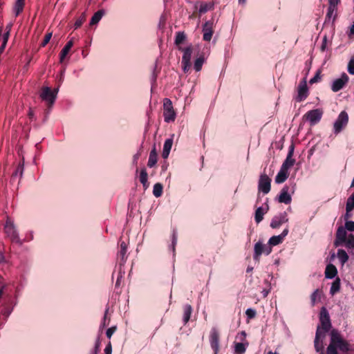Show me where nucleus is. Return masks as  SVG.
<instances>
[{
	"label": "nucleus",
	"instance_id": "nucleus-1",
	"mask_svg": "<svg viewBox=\"0 0 354 354\" xmlns=\"http://www.w3.org/2000/svg\"><path fill=\"white\" fill-rule=\"evenodd\" d=\"M330 336V341L326 348V354H338L337 349L344 353L350 351L349 343L342 338L337 329H333Z\"/></svg>",
	"mask_w": 354,
	"mask_h": 354
},
{
	"label": "nucleus",
	"instance_id": "nucleus-2",
	"mask_svg": "<svg viewBox=\"0 0 354 354\" xmlns=\"http://www.w3.org/2000/svg\"><path fill=\"white\" fill-rule=\"evenodd\" d=\"M4 232L6 236L11 240L12 242L22 245L24 241L20 239L17 228L14 223V221L8 217L4 225Z\"/></svg>",
	"mask_w": 354,
	"mask_h": 354
},
{
	"label": "nucleus",
	"instance_id": "nucleus-3",
	"mask_svg": "<svg viewBox=\"0 0 354 354\" xmlns=\"http://www.w3.org/2000/svg\"><path fill=\"white\" fill-rule=\"evenodd\" d=\"M59 87L52 90L49 86H44L41 88V93L39 94L40 98L46 102L49 113L51 108L53 106L55 100L57 99Z\"/></svg>",
	"mask_w": 354,
	"mask_h": 354
},
{
	"label": "nucleus",
	"instance_id": "nucleus-4",
	"mask_svg": "<svg viewBox=\"0 0 354 354\" xmlns=\"http://www.w3.org/2000/svg\"><path fill=\"white\" fill-rule=\"evenodd\" d=\"M178 49L183 52L181 60L182 70L185 73H187L192 66L191 59L194 50L193 46L192 44H189L187 47L178 46Z\"/></svg>",
	"mask_w": 354,
	"mask_h": 354
},
{
	"label": "nucleus",
	"instance_id": "nucleus-5",
	"mask_svg": "<svg viewBox=\"0 0 354 354\" xmlns=\"http://www.w3.org/2000/svg\"><path fill=\"white\" fill-rule=\"evenodd\" d=\"M319 322L322 337H325L326 333L331 328V322L330 319L329 313L325 307L321 308L319 313Z\"/></svg>",
	"mask_w": 354,
	"mask_h": 354
},
{
	"label": "nucleus",
	"instance_id": "nucleus-6",
	"mask_svg": "<svg viewBox=\"0 0 354 354\" xmlns=\"http://www.w3.org/2000/svg\"><path fill=\"white\" fill-rule=\"evenodd\" d=\"M348 122V115L345 111H342L333 124V133L335 135L339 134L346 127Z\"/></svg>",
	"mask_w": 354,
	"mask_h": 354
},
{
	"label": "nucleus",
	"instance_id": "nucleus-7",
	"mask_svg": "<svg viewBox=\"0 0 354 354\" xmlns=\"http://www.w3.org/2000/svg\"><path fill=\"white\" fill-rule=\"evenodd\" d=\"M324 111L322 109H315L306 112L304 118L311 126L319 123L322 118Z\"/></svg>",
	"mask_w": 354,
	"mask_h": 354
},
{
	"label": "nucleus",
	"instance_id": "nucleus-8",
	"mask_svg": "<svg viewBox=\"0 0 354 354\" xmlns=\"http://www.w3.org/2000/svg\"><path fill=\"white\" fill-rule=\"evenodd\" d=\"M339 3L340 0H328L326 21H335L337 15V6Z\"/></svg>",
	"mask_w": 354,
	"mask_h": 354
},
{
	"label": "nucleus",
	"instance_id": "nucleus-9",
	"mask_svg": "<svg viewBox=\"0 0 354 354\" xmlns=\"http://www.w3.org/2000/svg\"><path fill=\"white\" fill-rule=\"evenodd\" d=\"M215 21L213 19L205 21L202 26L203 39L205 41H210L214 33Z\"/></svg>",
	"mask_w": 354,
	"mask_h": 354
},
{
	"label": "nucleus",
	"instance_id": "nucleus-10",
	"mask_svg": "<svg viewBox=\"0 0 354 354\" xmlns=\"http://www.w3.org/2000/svg\"><path fill=\"white\" fill-rule=\"evenodd\" d=\"M349 77L346 73H342L339 78L335 79L331 83V90L338 92L342 90L348 82Z\"/></svg>",
	"mask_w": 354,
	"mask_h": 354
},
{
	"label": "nucleus",
	"instance_id": "nucleus-11",
	"mask_svg": "<svg viewBox=\"0 0 354 354\" xmlns=\"http://www.w3.org/2000/svg\"><path fill=\"white\" fill-rule=\"evenodd\" d=\"M271 189V179L268 175L263 174L260 176L258 190L263 194H267L270 192Z\"/></svg>",
	"mask_w": 354,
	"mask_h": 354
},
{
	"label": "nucleus",
	"instance_id": "nucleus-12",
	"mask_svg": "<svg viewBox=\"0 0 354 354\" xmlns=\"http://www.w3.org/2000/svg\"><path fill=\"white\" fill-rule=\"evenodd\" d=\"M209 344L214 354H218L219 351V333L216 327L212 328L209 333Z\"/></svg>",
	"mask_w": 354,
	"mask_h": 354
},
{
	"label": "nucleus",
	"instance_id": "nucleus-13",
	"mask_svg": "<svg viewBox=\"0 0 354 354\" xmlns=\"http://www.w3.org/2000/svg\"><path fill=\"white\" fill-rule=\"evenodd\" d=\"M308 95V88L306 84V80L304 79L301 82L298 86L297 95L295 96V100L297 102L304 101Z\"/></svg>",
	"mask_w": 354,
	"mask_h": 354
},
{
	"label": "nucleus",
	"instance_id": "nucleus-14",
	"mask_svg": "<svg viewBox=\"0 0 354 354\" xmlns=\"http://www.w3.org/2000/svg\"><path fill=\"white\" fill-rule=\"evenodd\" d=\"M288 221V214L286 212H283L272 218L270 222V227L273 229L279 228L282 224Z\"/></svg>",
	"mask_w": 354,
	"mask_h": 354
},
{
	"label": "nucleus",
	"instance_id": "nucleus-15",
	"mask_svg": "<svg viewBox=\"0 0 354 354\" xmlns=\"http://www.w3.org/2000/svg\"><path fill=\"white\" fill-rule=\"evenodd\" d=\"M294 150L295 145L293 143H292L289 147L286 158L281 167V168H283V169L288 171V169L294 165L295 162V160L292 158Z\"/></svg>",
	"mask_w": 354,
	"mask_h": 354
},
{
	"label": "nucleus",
	"instance_id": "nucleus-16",
	"mask_svg": "<svg viewBox=\"0 0 354 354\" xmlns=\"http://www.w3.org/2000/svg\"><path fill=\"white\" fill-rule=\"evenodd\" d=\"M346 230L343 226H339L337 228V232H336V237L335 240V245L339 246L342 245L343 243L346 244V241L348 238H346Z\"/></svg>",
	"mask_w": 354,
	"mask_h": 354
},
{
	"label": "nucleus",
	"instance_id": "nucleus-17",
	"mask_svg": "<svg viewBox=\"0 0 354 354\" xmlns=\"http://www.w3.org/2000/svg\"><path fill=\"white\" fill-rule=\"evenodd\" d=\"M289 187L285 185L281 190L279 195L278 196V201L284 204H290L292 201L290 194L288 193Z\"/></svg>",
	"mask_w": 354,
	"mask_h": 354
},
{
	"label": "nucleus",
	"instance_id": "nucleus-18",
	"mask_svg": "<svg viewBox=\"0 0 354 354\" xmlns=\"http://www.w3.org/2000/svg\"><path fill=\"white\" fill-rule=\"evenodd\" d=\"M118 258L120 259L119 266H124L128 258L127 245L124 241L120 243V249L118 253Z\"/></svg>",
	"mask_w": 354,
	"mask_h": 354
},
{
	"label": "nucleus",
	"instance_id": "nucleus-19",
	"mask_svg": "<svg viewBox=\"0 0 354 354\" xmlns=\"http://www.w3.org/2000/svg\"><path fill=\"white\" fill-rule=\"evenodd\" d=\"M321 328L319 326H317L316 333H315V338L314 340V346L316 352L321 353L323 352V342L322 339L320 340V339H323Z\"/></svg>",
	"mask_w": 354,
	"mask_h": 354
},
{
	"label": "nucleus",
	"instance_id": "nucleus-20",
	"mask_svg": "<svg viewBox=\"0 0 354 354\" xmlns=\"http://www.w3.org/2000/svg\"><path fill=\"white\" fill-rule=\"evenodd\" d=\"M288 232H289L288 228L286 227L283 230V232L280 234H279L277 236H272V237H270L268 241L269 245H272L274 246V245H277L280 244L281 243H282L284 238L288 235Z\"/></svg>",
	"mask_w": 354,
	"mask_h": 354
},
{
	"label": "nucleus",
	"instance_id": "nucleus-21",
	"mask_svg": "<svg viewBox=\"0 0 354 354\" xmlns=\"http://www.w3.org/2000/svg\"><path fill=\"white\" fill-rule=\"evenodd\" d=\"M268 199L266 198V202L265 203V207H259L255 211L254 213V220L257 223H259L263 219V216L265 214H266L269 209V206L268 205Z\"/></svg>",
	"mask_w": 354,
	"mask_h": 354
},
{
	"label": "nucleus",
	"instance_id": "nucleus-22",
	"mask_svg": "<svg viewBox=\"0 0 354 354\" xmlns=\"http://www.w3.org/2000/svg\"><path fill=\"white\" fill-rule=\"evenodd\" d=\"M264 250V244L261 242L258 241L255 243L254 247V254L253 259L255 261H259L260 259V256L263 253Z\"/></svg>",
	"mask_w": 354,
	"mask_h": 354
},
{
	"label": "nucleus",
	"instance_id": "nucleus-23",
	"mask_svg": "<svg viewBox=\"0 0 354 354\" xmlns=\"http://www.w3.org/2000/svg\"><path fill=\"white\" fill-rule=\"evenodd\" d=\"M173 145V139L172 138H168L165 140L163 145V150L162 153V157L164 159H167L169 155L171 147Z\"/></svg>",
	"mask_w": 354,
	"mask_h": 354
},
{
	"label": "nucleus",
	"instance_id": "nucleus-24",
	"mask_svg": "<svg viewBox=\"0 0 354 354\" xmlns=\"http://www.w3.org/2000/svg\"><path fill=\"white\" fill-rule=\"evenodd\" d=\"M193 309L191 305L185 304L183 307V322L184 325L187 324L189 321Z\"/></svg>",
	"mask_w": 354,
	"mask_h": 354
},
{
	"label": "nucleus",
	"instance_id": "nucleus-25",
	"mask_svg": "<svg viewBox=\"0 0 354 354\" xmlns=\"http://www.w3.org/2000/svg\"><path fill=\"white\" fill-rule=\"evenodd\" d=\"M73 46V39L69 40L66 45L64 46V48L62 49L59 55V62H62L66 57V56L68 55V52L70 51L71 48Z\"/></svg>",
	"mask_w": 354,
	"mask_h": 354
},
{
	"label": "nucleus",
	"instance_id": "nucleus-26",
	"mask_svg": "<svg viewBox=\"0 0 354 354\" xmlns=\"http://www.w3.org/2000/svg\"><path fill=\"white\" fill-rule=\"evenodd\" d=\"M337 274V270L336 267L333 264L327 265L325 270V277L327 279H333Z\"/></svg>",
	"mask_w": 354,
	"mask_h": 354
},
{
	"label": "nucleus",
	"instance_id": "nucleus-27",
	"mask_svg": "<svg viewBox=\"0 0 354 354\" xmlns=\"http://www.w3.org/2000/svg\"><path fill=\"white\" fill-rule=\"evenodd\" d=\"M288 177V171L283 169V168L281 167L279 171L275 177V183L277 184H281L283 183L286 180V179Z\"/></svg>",
	"mask_w": 354,
	"mask_h": 354
},
{
	"label": "nucleus",
	"instance_id": "nucleus-28",
	"mask_svg": "<svg viewBox=\"0 0 354 354\" xmlns=\"http://www.w3.org/2000/svg\"><path fill=\"white\" fill-rule=\"evenodd\" d=\"M104 14L105 11L103 9L99 10L96 12H95L90 21V26H94L97 24L99 21L102 19Z\"/></svg>",
	"mask_w": 354,
	"mask_h": 354
},
{
	"label": "nucleus",
	"instance_id": "nucleus-29",
	"mask_svg": "<svg viewBox=\"0 0 354 354\" xmlns=\"http://www.w3.org/2000/svg\"><path fill=\"white\" fill-rule=\"evenodd\" d=\"M214 3L213 2H201L198 8L200 14H205L207 12L214 9Z\"/></svg>",
	"mask_w": 354,
	"mask_h": 354
},
{
	"label": "nucleus",
	"instance_id": "nucleus-30",
	"mask_svg": "<svg viewBox=\"0 0 354 354\" xmlns=\"http://www.w3.org/2000/svg\"><path fill=\"white\" fill-rule=\"evenodd\" d=\"M163 117L165 122L170 123L175 120L176 113L174 109L163 111Z\"/></svg>",
	"mask_w": 354,
	"mask_h": 354
},
{
	"label": "nucleus",
	"instance_id": "nucleus-31",
	"mask_svg": "<svg viewBox=\"0 0 354 354\" xmlns=\"http://www.w3.org/2000/svg\"><path fill=\"white\" fill-rule=\"evenodd\" d=\"M139 178L144 189L146 190L149 187V184L148 183V174L145 168L140 170Z\"/></svg>",
	"mask_w": 354,
	"mask_h": 354
},
{
	"label": "nucleus",
	"instance_id": "nucleus-32",
	"mask_svg": "<svg viewBox=\"0 0 354 354\" xmlns=\"http://www.w3.org/2000/svg\"><path fill=\"white\" fill-rule=\"evenodd\" d=\"M156 162H157V153L156 151V148L154 147L149 153L147 166L149 167H153V166L156 165Z\"/></svg>",
	"mask_w": 354,
	"mask_h": 354
},
{
	"label": "nucleus",
	"instance_id": "nucleus-33",
	"mask_svg": "<svg viewBox=\"0 0 354 354\" xmlns=\"http://www.w3.org/2000/svg\"><path fill=\"white\" fill-rule=\"evenodd\" d=\"M24 0H16L13 6V12L15 15L18 16L24 10Z\"/></svg>",
	"mask_w": 354,
	"mask_h": 354
},
{
	"label": "nucleus",
	"instance_id": "nucleus-34",
	"mask_svg": "<svg viewBox=\"0 0 354 354\" xmlns=\"http://www.w3.org/2000/svg\"><path fill=\"white\" fill-rule=\"evenodd\" d=\"M205 59L203 55H200L198 57L194 63V68L196 72H199L202 69V66L205 62Z\"/></svg>",
	"mask_w": 354,
	"mask_h": 354
},
{
	"label": "nucleus",
	"instance_id": "nucleus-35",
	"mask_svg": "<svg viewBox=\"0 0 354 354\" xmlns=\"http://www.w3.org/2000/svg\"><path fill=\"white\" fill-rule=\"evenodd\" d=\"M340 290V279L339 278H336L334 281L332 283L330 289V294L331 295H335Z\"/></svg>",
	"mask_w": 354,
	"mask_h": 354
},
{
	"label": "nucleus",
	"instance_id": "nucleus-36",
	"mask_svg": "<svg viewBox=\"0 0 354 354\" xmlns=\"http://www.w3.org/2000/svg\"><path fill=\"white\" fill-rule=\"evenodd\" d=\"M178 234L176 230H173L171 234V243L169 246V249L172 251L173 255L175 256L176 245L177 243Z\"/></svg>",
	"mask_w": 354,
	"mask_h": 354
},
{
	"label": "nucleus",
	"instance_id": "nucleus-37",
	"mask_svg": "<svg viewBox=\"0 0 354 354\" xmlns=\"http://www.w3.org/2000/svg\"><path fill=\"white\" fill-rule=\"evenodd\" d=\"M24 162L23 160L22 162L19 163L15 171L13 172L12 177L15 178V177L19 176V178H21L23 176V174H24Z\"/></svg>",
	"mask_w": 354,
	"mask_h": 354
},
{
	"label": "nucleus",
	"instance_id": "nucleus-38",
	"mask_svg": "<svg viewBox=\"0 0 354 354\" xmlns=\"http://www.w3.org/2000/svg\"><path fill=\"white\" fill-rule=\"evenodd\" d=\"M337 257L341 262V263L343 265L348 260V255L346 253V252L342 249H339L337 250Z\"/></svg>",
	"mask_w": 354,
	"mask_h": 354
},
{
	"label": "nucleus",
	"instance_id": "nucleus-39",
	"mask_svg": "<svg viewBox=\"0 0 354 354\" xmlns=\"http://www.w3.org/2000/svg\"><path fill=\"white\" fill-rule=\"evenodd\" d=\"M162 185L160 183H157L153 185V194L155 197L158 198L162 194Z\"/></svg>",
	"mask_w": 354,
	"mask_h": 354
},
{
	"label": "nucleus",
	"instance_id": "nucleus-40",
	"mask_svg": "<svg viewBox=\"0 0 354 354\" xmlns=\"http://www.w3.org/2000/svg\"><path fill=\"white\" fill-rule=\"evenodd\" d=\"M187 37L184 32H178L175 37V44L178 47L185 39Z\"/></svg>",
	"mask_w": 354,
	"mask_h": 354
},
{
	"label": "nucleus",
	"instance_id": "nucleus-41",
	"mask_svg": "<svg viewBox=\"0 0 354 354\" xmlns=\"http://www.w3.org/2000/svg\"><path fill=\"white\" fill-rule=\"evenodd\" d=\"M248 345V343L246 344L243 343H235L234 344V351L237 354H243L246 351V346Z\"/></svg>",
	"mask_w": 354,
	"mask_h": 354
},
{
	"label": "nucleus",
	"instance_id": "nucleus-42",
	"mask_svg": "<svg viewBox=\"0 0 354 354\" xmlns=\"http://www.w3.org/2000/svg\"><path fill=\"white\" fill-rule=\"evenodd\" d=\"M354 209V194H353L351 196L348 197L346 204V212H351ZM346 216H348V213H346Z\"/></svg>",
	"mask_w": 354,
	"mask_h": 354
},
{
	"label": "nucleus",
	"instance_id": "nucleus-43",
	"mask_svg": "<svg viewBox=\"0 0 354 354\" xmlns=\"http://www.w3.org/2000/svg\"><path fill=\"white\" fill-rule=\"evenodd\" d=\"M123 267L124 266H119V271L117 277V280L115 282V287H120V281L124 274V270Z\"/></svg>",
	"mask_w": 354,
	"mask_h": 354
},
{
	"label": "nucleus",
	"instance_id": "nucleus-44",
	"mask_svg": "<svg viewBox=\"0 0 354 354\" xmlns=\"http://www.w3.org/2000/svg\"><path fill=\"white\" fill-rule=\"evenodd\" d=\"M86 19V14L83 12L81 16L75 21L74 24V28L77 29L80 28Z\"/></svg>",
	"mask_w": 354,
	"mask_h": 354
},
{
	"label": "nucleus",
	"instance_id": "nucleus-45",
	"mask_svg": "<svg viewBox=\"0 0 354 354\" xmlns=\"http://www.w3.org/2000/svg\"><path fill=\"white\" fill-rule=\"evenodd\" d=\"M163 109L164 111L174 109L172 102L170 99L165 98L163 100Z\"/></svg>",
	"mask_w": 354,
	"mask_h": 354
},
{
	"label": "nucleus",
	"instance_id": "nucleus-46",
	"mask_svg": "<svg viewBox=\"0 0 354 354\" xmlns=\"http://www.w3.org/2000/svg\"><path fill=\"white\" fill-rule=\"evenodd\" d=\"M158 77V73H156V65L154 66L152 74L151 75V90L153 86L156 85V79Z\"/></svg>",
	"mask_w": 354,
	"mask_h": 354
},
{
	"label": "nucleus",
	"instance_id": "nucleus-47",
	"mask_svg": "<svg viewBox=\"0 0 354 354\" xmlns=\"http://www.w3.org/2000/svg\"><path fill=\"white\" fill-rule=\"evenodd\" d=\"M346 247L354 249V235L352 234H349L348 236Z\"/></svg>",
	"mask_w": 354,
	"mask_h": 354
},
{
	"label": "nucleus",
	"instance_id": "nucleus-48",
	"mask_svg": "<svg viewBox=\"0 0 354 354\" xmlns=\"http://www.w3.org/2000/svg\"><path fill=\"white\" fill-rule=\"evenodd\" d=\"M347 71L351 75H354V58H351L349 60Z\"/></svg>",
	"mask_w": 354,
	"mask_h": 354
},
{
	"label": "nucleus",
	"instance_id": "nucleus-49",
	"mask_svg": "<svg viewBox=\"0 0 354 354\" xmlns=\"http://www.w3.org/2000/svg\"><path fill=\"white\" fill-rule=\"evenodd\" d=\"M321 80L320 71H318L315 75L310 80L309 83L310 84L317 83Z\"/></svg>",
	"mask_w": 354,
	"mask_h": 354
},
{
	"label": "nucleus",
	"instance_id": "nucleus-50",
	"mask_svg": "<svg viewBox=\"0 0 354 354\" xmlns=\"http://www.w3.org/2000/svg\"><path fill=\"white\" fill-rule=\"evenodd\" d=\"M108 312H109V307H106V310H105V311H104V317H103V318H102V322H101L100 326V328H104L106 325H108V324H109V323H108V324H106V319H107V314H108Z\"/></svg>",
	"mask_w": 354,
	"mask_h": 354
},
{
	"label": "nucleus",
	"instance_id": "nucleus-51",
	"mask_svg": "<svg viewBox=\"0 0 354 354\" xmlns=\"http://www.w3.org/2000/svg\"><path fill=\"white\" fill-rule=\"evenodd\" d=\"M344 227L350 232H353L354 231V221H347L345 223V226Z\"/></svg>",
	"mask_w": 354,
	"mask_h": 354
},
{
	"label": "nucleus",
	"instance_id": "nucleus-52",
	"mask_svg": "<svg viewBox=\"0 0 354 354\" xmlns=\"http://www.w3.org/2000/svg\"><path fill=\"white\" fill-rule=\"evenodd\" d=\"M245 315L248 318L252 319L256 316V311L252 308H248L245 311Z\"/></svg>",
	"mask_w": 354,
	"mask_h": 354
},
{
	"label": "nucleus",
	"instance_id": "nucleus-53",
	"mask_svg": "<svg viewBox=\"0 0 354 354\" xmlns=\"http://www.w3.org/2000/svg\"><path fill=\"white\" fill-rule=\"evenodd\" d=\"M52 32H48L45 35L44 39L40 45L41 47H44L49 42L52 37Z\"/></svg>",
	"mask_w": 354,
	"mask_h": 354
},
{
	"label": "nucleus",
	"instance_id": "nucleus-54",
	"mask_svg": "<svg viewBox=\"0 0 354 354\" xmlns=\"http://www.w3.org/2000/svg\"><path fill=\"white\" fill-rule=\"evenodd\" d=\"M12 310H13V308L4 307L1 311V313L3 316L6 317V319H7L9 317V315L11 314Z\"/></svg>",
	"mask_w": 354,
	"mask_h": 354
},
{
	"label": "nucleus",
	"instance_id": "nucleus-55",
	"mask_svg": "<svg viewBox=\"0 0 354 354\" xmlns=\"http://www.w3.org/2000/svg\"><path fill=\"white\" fill-rule=\"evenodd\" d=\"M318 294H319V290L318 289H316L311 295L310 296V300H311V304L313 306H314L317 301V297L318 296Z\"/></svg>",
	"mask_w": 354,
	"mask_h": 354
},
{
	"label": "nucleus",
	"instance_id": "nucleus-56",
	"mask_svg": "<svg viewBox=\"0 0 354 354\" xmlns=\"http://www.w3.org/2000/svg\"><path fill=\"white\" fill-rule=\"evenodd\" d=\"M33 238H34L33 232L29 231L26 233L25 238L24 239H22V241H24V243L29 242V241L33 240Z\"/></svg>",
	"mask_w": 354,
	"mask_h": 354
},
{
	"label": "nucleus",
	"instance_id": "nucleus-57",
	"mask_svg": "<svg viewBox=\"0 0 354 354\" xmlns=\"http://www.w3.org/2000/svg\"><path fill=\"white\" fill-rule=\"evenodd\" d=\"M115 330H116V326H111V327L109 328L106 331V337L109 339H110Z\"/></svg>",
	"mask_w": 354,
	"mask_h": 354
},
{
	"label": "nucleus",
	"instance_id": "nucleus-58",
	"mask_svg": "<svg viewBox=\"0 0 354 354\" xmlns=\"http://www.w3.org/2000/svg\"><path fill=\"white\" fill-rule=\"evenodd\" d=\"M6 288V285L4 283L3 279L1 277H0V298L2 295H4V290Z\"/></svg>",
	"mask_w": 354,
	"mask_h": 354
},
{
	"label": "nucleus",
	"instance_id": "nucleus-59",
	"mask_svg": "<svg viewBox=\"0 0 354 354\" xmlns=\"http://www.w3.org/2000/svg\"><path fill=\"white\" fill-rule=\"evenodd\" d=\"M271 252L272 245H269V243L268 245H264L263 253L266 255H268L271 253Z\"/></svg>",
	"mask_w": 354,
	"mask_h": 354
},
{
	"label": "nucleus",
	"instance_id": "nucleus-60",
	"mask_svg": "<svg viewBox=\"0 0 354 354\" xmlns=\"http://www.w3.org/2000/svg\"><path fill=\"white\" fill-rule=\"evenodd\" d=\"M326 44H327V38H326V36H324L322 39V43L321 47H320V49L322 52H324L326 50Z\"/></svg>",
	"mask_w": 354,
	"mask_h": 354
},
{
	"label": "nucleus",
	"instance_id": "nucleus-61",
	"mask_svg": "<svg viewBox=\"0 0 354 354\" xmlns=\"http://www.w3.org/2000/svg\"><path fill=\"white\" fill-rule=\"evenodd\" d=\"M140 156V152H137L136 154L133 155V160H132L133 165H136L138 164V160Z\"/></svg>",
	"mask_w": 354,
	"mask_h": 354
},
{
	"label": "nucleus",
	"instance_id": "nucleus-62",
	"mask_svg": "<svg viewBox=\"0 0 354 354\" xmlns=\"http://www.w3.org/2000/svg\"><path fill=\"white\" fill-rule=\"evenodd\" d=\"M100 347V337H97V338L96 339V341L95 342V346H94L93 350L99 352Z\"/></svg>",
	"mask_w": 354,
	"mask_h": 354
},
{
	"label": "nucleus",
	"instance_id": "nucleus-63",
	"mask_svg": "<svg viewBox=\"0 0 354 354\" xmlns=\"http://www.w3.org/2000/svg\"><path fill=\"white\" fill-rule=\"evenodd\" d=\"M104 353L105 354H111L112 353V346L111 342H109V344L106 346L104 348Z\"/></svg>",
	"mask_w": 354,
	"mask_h": 354
},
{
	"label": "nucleus",
	"instance_id": "nucleus-64",
	"mask_svg": "<svg viewBox=\"0 0 354 354\" xmlns=\"http://www.w3.org/2000/svg\"><path fill=\"white\" fill-rule=\"evenodd\" d=\"M28 115L29 118L31 120H36L34 111H32V109L31 108L29 109V111H28Z\"/></svg>",
	"mask_w": 354,
	"mask_h": 354
}]
</instances>
